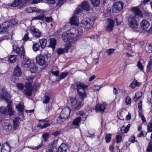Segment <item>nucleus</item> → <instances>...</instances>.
<instances>
[{
  "mask_svg": "<svg viewBox=\"0 0 152 152\" xmlns=\"http://www.w3.org/2000/svg\"><path fill=\"white\" fill-rule=\"evenodd\" d=\"M12 53L15 52L17 55L23 59L22 63L24 67L28 68L30 66L31 61L28 58H24L25 53L24 46L22 45L19 48L17 45H12Z\"/></svg>",
  "mask_w": 152,
  "mask_h": 152,
  "instance_id": "nucleus-1",
  "label": "nucleus"
},
{
  "mask_svg": "<svg viewBox=\"0 0 152 152\" xmlns=\"http://www.w3.org/2000/svg\"><path fill=\"white\" fill-rule=\"evenodd\" d=\"M88 87L86 84L80 81L75 82L72 86V87L77 91L78 95L82 101L87 97L85 89Z\"/></svg>",
  "mask_w": 152,
  "mask_h": 152,
  "instance_id": "nucleus-2",
  "label": "nucleus"
},
{
  "mask_svg": "<svg viewBox=\"0 0 152 152\" xmlns=\"http://www.w3.org/2000/svg\"><path fill=\"white\" fill-rule=\"evenodd\" d=\"M83 31L80 29H76L75 28H73L67 32L64 33L62 35V38L64 42H71L72 41L73 36L75 34H76L77 36H79L81 35Z\"/></svg>",
  "mask_w": 152,
  "mask_h": 152,
  "instance_id": "nucleus-3",
  "label": "nucleus"
},
{
  "mask_svg": "<svg viewBox=\"0 0 152 152\" xmlns=\"http://www.w3.org/2000/svg\"><path fill=\"white\" fill-rule=\"evenodd\" d=\"M70 109L68 107H65L62 110L59 117L57 118V121L58 123L61 124L64 122L69 116Z\"/></svg>",
  "mask_w": 152,
  "mask_h": 152,
  "instance_id": "nucleus-4",
  "label": "nucleus"
},
{
  "mask_svg": "<svg viewBox=\"0 0 152 152\" xmlns=\"http://www.w3.org/2000/svg\"><path fill=\"white\" fill-rule=\"evenodd\" d=\"M34 77L31 75L28 77L26 78V80H28V83L27 82L25 87L26 89H24L25 94L28 96H31L32 94V88L31 87V83L33 82V80L34 79Z\"/></svg>",
  "mask_w": 152,
  "mask_h": 152,
  "instance_id": "nucleus-5",
  "label": "nucleus"
},
{
  "mask_svg": "<svg viewBox=\"0 0 152 152\" xmlns=\"http://www.w3.org/2000/svg\"><path fill=\"white\" fill-rule=\"evenodd\" d=\"M67 146L64 144H61L57 149L55 147L49 145L46 149V152H66Z\"/></svg>",
  "mask_w": 152,
  "mask_h": 152,
  "instance_id": "nucleus-6",
  "label": "nucleus"
},
{
  "mask_svg": "<svg viewBox=\"0 0 152 152\" xmlns=\"http://www.w3.org/2000/svg\"><path fill=\"white\" fill-rule=\"evenodd\" d=\"M81 26L84 28L88 29L92 26L91 19L89 17L84 18L81 23Z\"/></svg>",
  "mask_w": 152,
  "mask_h": 152,
  "instance_id": "nucleus-7",
  "label": "nucleus"
},
{
  "mask_svg": "<svg viewBox=\"0 0 152 152\" xmlns=\"http://www.w3.org/2000/svg\"><path fill=\"white\" fill-rule=\"evenodd\" d=\"M135 16L130 15L128 19V25L132 28H136L138 26V23L136 20Z\"/></svg>",
  "mask_w": 152,
  "mask_h": 152,
  "instance_id": "nucleus-8",
  "label": "nucleus"
},
{
  "mask_svg": "<svg viewBox=\"0 0 152 152\" xmlns=\"http://www.w3.org/2000/svg\"><path fill=\"white\" fill-rule=\"evenodd\" d=\"M2 93L0 95L1 98L5 100L7 103L11 102L10 100L11 96L9 93L4 88L2 89Z\"/></svg>",
  "mask_w": 152,
  "mask_h": 152,
  "instance_id": "nucleus-9",
  "label": "nucleus"
},
{
  "mask_svg": "<svg viewBox=\"0 0 152 152\" xmlns=\"http://www.w3.org/2000/svg\"><path fill=\"white\" fill-rule=\"evenodd\" d=\"M107 106V104L106 102H104L102 104H99L96 105L95 107V109L97 112H99L103 114Z\"/></svg>",
  "mask_w": 152,
  "mask_h": 152,
  "instance_id": "nucleus-10",
  "label": "nucleus"
},
{
  "mask_svg": "<svg viewBox=\"0 0 152 152\" xmlns=\"http://www.w3.org/2000/svg\"><path fill=\"white\" fill-rule=\"evenodd\" d=\"M30 31L33 36L36 38H39L42 34L41 32L39 29L34 27H31L30 28Z\"/></svg>",
  "mask_w": 152,
  "mask_h": 152,
  "instance_id": "nucleus-11",
  "label": "nucleus"
},
{
  "mask_svg": "<svg viewBox=\"0 0 152 152\" xmlns=\"http://www.w3.org/2000/svg\"><path fill=\"white\" fill-rule=\"evenodd\" d=\"M37 63L40 65L46 64V61L45 56L42 54H40L36 57Z\"/></svg>",
  "mask_w": 152,
  "mask_h": 152,
  "instance_id": "nucleus-12",
  "label": "nucleus"
},
{
  "mask_svg": "<svg viewBox=\"0 0 152 152\" xmlns=\"http://www.w3.org/2000/svg\"><path fill=\"white\" fill-rule=\"evenodd\" d=\"M123 8V3L121 2H117L113 4V11L114 12H116L117 11H121Z\"/></svg>",
  "mask_w": 152,
  "mask_h": 152,
  "instance_id": "nucleus-13",
  "label": "nucleus"
},
{
  "mask_svg": "<svg viewBox=\"0 0 152 152\" xmlns=\"http://www.w3.org/2000/svg\"><path fill=\"white\" fill-rule=\"evenodd\" d=\"M132 11L133 12L134 15L132 16H135L140 17H142L143 15L142 12L140 9L137 7H133L131 8Z\"/></svg>",
  "mask_w": 152,
  "mask_h": 152,
  "instance_id": "nucleus-14",
  "label": "nucleus"
},
{
  "mask_svg": "<svg viewBox=\"0 0 152 152\" xmlns=\"http://www.w3.org/2000/svg\"><path fill=\"white\" fill-rule=\"evenodd\" d=\"M141 28L145 31L148 32L150 31L151 27H150V23L146 20H143L140 23Z\"/></svg>",
  "mask_w": 152,
  "mask_h": 152,
  "instance_id": "nucleus-15",
  "label": "nucleus"
},
{
  "mask_svg": "<svg viewBox=\"0 0 152 152\" xmlns=\"http://www.w3.org/2000/svg\"><path fill=\"white\" fill-rule=\"evenodd\" d=\"M108 23L106 28V30L108 32L111 31L114 27L115 21L113 20L108 19L107 20Z\"/></svg>",
  "mask_w": 152,
  "mask_h": 152,
  "instance_id": "nucleus-16",
  "label": "nucleus"
},
{
  "mask_svg": "<svg viewBox=\"0 0 152 152\" xmlns=\"http://www.w3.org/2000/svg\"><path fill=\"white\" fill-rule=\"evenodd\" d=\"M13 72L14 76L12 77L13 78L15 77V76L17 77H20L22 74L21 70L18 65H17L15 68Z\"/></svg>",
  "mask_w": 152,
  "mask_h": 152,
  "instance_id": "nucleus-17",
  "label": "nucleus"
},
{
  "mask_svg": "<svg viewBox=\"0 0 152 152\" xmlns=\"http://www.w3.org/2000/svg\"><path fill=\"white\" fill-rule=\"evenodd\" d=\"M43 121L44 124L43 125H41L40 124H39L37 126L38 127H39L40 129H43L44 128H46L47 127L49 126L50 124H51L52 123V122L50 123V122H49L48 121L47 122L46 121H45L44 120H39V121L40 122L41 121Z\"/></svg>",
  "mask_w": 152,
  "mask_h": 152,
  "instance_id": "nucleus-18",
  "label": "nucleus"
},
{
  "mask_svg": "<svg viewBox=\"0 0 152 152\" xmlns=\"http://www.w3.org/2000/svg\"><path fill=\"white\" fill-rule=\"evenodd\" d=\"M10 147L8 142H5L2 145L1 152H10Z\"/></svg>",
  "mask_w": 152,
  "mask_h": 152,
  "instance_id": "nucleus-19",
  "label": "nucleus"
},
{
  "mask_svg": "<svg viewBox=\"0 0 152 152\" xmlns=\"http://www.w3.org/2000/svg\"><path fill=\"white\" fill-rule=\"evenodd\" d=\"M82 120V118L80 117H78L73 120L72 124L73 126L77 127L80 126V123Z\"/></svg>",
  "mask_w": 152,
  "mask_h": 152,
  "instance_id": "nucleus-20",
  "label": "nucleus"
},
{
  "mask_svg": "<svg viewBox=\"0 0 152 152\" xmlns=\"http://www.w3.org/2000/svg\"><path fill=\"white\" fill-rule=\"evenodd\" d=\"M19 120V117H15L13 120V128L15 130L17 129L19 127V124H20Z\"/></svg>",
  "mask_w": 152,
  "mask_h": 152,
  "instance_id": "nucleus-21",
  "label": "nucleus"
},
{
  "mask_svg": "<svg viewBox=\"0 0 152 152\" xmlns=\"http://www.w3.org/2000/svg\"><path fill=\"white\" fill-rule=\"evenodd\" d=\"M70 23L72 25H77L79 23L78 17L76 16H73L70 20Z\"/></svg>",
  "mask_w": 152,
  "mask_h": 152,
  "instance_id": "nucleus-22",
  "label": "nucleus"
},
{
  "mask_svg": "<svg viewBox=\"0 0 152 152\" xmlns=\"http://www.w3.org/2000/svg\"><path fill=\"white\" fill-rule=\"evenodd\" d=\"M11 102L7 103L8 104L7 106V113L10 116H12L13 115L15 112L13 110L12 108Z\"/></svg>",
  "mask_w": 152,
  "mask_h": 152,
  "instance_id": "nucleus-23",
  "label": "nucleus"
},
{
  "mask_svg": "<svg viewBox=\"0 0 152 152\" xmlns=\"http://www.w3.org/2000/svg\"><path fill=\"white\" fill-rule=\"evenodd\" d=\"M49 41H50V44L48 45V47L52 48L54 50L55 48L56 41L54 38H50L49 39Z\"/></svg>",
  "mask_w": 152,
  "mask_h": 152,
  "instance_id": "nucleus-24",
  "label": "nucleus"
},
{
  "mask_svg": "<svg viewBox=\"0 0 152 152\" xmlns=\"http://www.w3.org/2000/svg\"><path fill=\"white\" fill-rule=\"evenodd\" d=\"M26 11L28 13H32L33 12H40L41 11V10H39L36 7H28L26 9Z\"/></svg>",
  "mask_w": 152,
  "mask_h": 152,
  "instance_id": "nucleus-25",
  "label": "nucleus"
},
{
  "mask_svg": "<svg viewBox=\"0 0 152 152\" xmlns=\"http://www.w3.org/2000/svg\"><path fill=\"white\" fill-rule=\"evenodd\" d=\"M38 12L39 13H41L40 15H38L36 17L33 18L32 20H43L44 19V12L41 10L40 12Z\"/></svg>",
  "mask_w": 152,
  "mask_h": 152,
  "instance_id": "nucleus-26",
  "label": "nucleus"
},
{
  "mask_svg": "<svg viewBox=\"0 0 152 152\" xmlns=\"http://www.w3.org/2000/svg\"><path fill=\"white\" fill-rule=\"evenodd\" d=\"M81 8L86 11L89 10L90 9V7L89 4L87 1L83 2L81 5Z\"/></svg>",
  "mask_w": 152,
  "mask_h": 152,
  "instance_id": "nucleus-27",
  "label": "nucleus"
},
{
  "mask_svg": "<svg viewBox=\"0 0 152 152\" xmlns=\"http://www.w3.org/2000/svg\"><path fill=\"white\" fill-rule=\"evenodd\" d=\"M69 48H59L57 50V53L58 55H59L64 52H67Z\"/></svg>",
  "mask_w": 152,
  "mask_h": 152,
  "instance_id": "nucleus-28",
  "label": "nucleus"
},
{
  "mask_svg": "<svg viewBox=\"0 0 152 152\" xmlns=\"http://www.w3.org/2000/svg\"><path fill=\"white\" fill-rule=\"evenodd\" d=\"M2 25L3 27V28H2V30L4 29L5 30V31L7 32L8 33L7 28L8 27L11 26L10 23L9 21H6V22H4L3 23Z\"/></svg>",
  "mask_w": 152,
  "mask_h": 152,
  "instance_id": "nucleus-29",
  "label": "nucleus"
},
{
  "mask_svg": "<svg viewBox=\"0 0 152 152\" xmlns=\"http://www.w3.org/2000/svg\"><path fill=\"white\" fill-rule=\"evenodd\" d=\"M141 83H139L137 80L134 79L133 81L130 84V86L132 88H134L136 86H140Z\"/></svg>",
  "mask_w": 152,
  "mask_h": 152,
  "instance_id": "nucleus-30",
  "label": "nucleus"
},
{
  "mask_svg": "<svg viewBox=\"0 0 152 152\" xmlns=\"http://www.w3.org/2000/svg\"><path fill=\"white\" fill-rule=\"evenodd\" d=\"M40 46L42 48H44L47 45V40L45 39H42L39 40Z\"/></svg>",
  "mask_w": 152,
  "mask_h": 152,
  "instance_id": "nucleus-31",
  "label": "nucleus"
},
{
  "mask_svg": "<svg viewBox=\"0 0 152 152\" xmlns=\"http://www.w3.org/2000/svg\"><path fill=\"white\" fill-rule=\"evenodd\" d=\"M16 55H11L9 57L8 61L11 63L15 62L16 61Z\"/></svg>",
  "mask_w": 152,
  "mask_h": 152,
  "instance_id": "nucleus-32",
  "label": "nucleus"
},
{
  "mask_svg": "<svg viewBox=\"0 0 152 152\" xmlns=\"http://www.w3.org/2000/svg\"><path fill=\"white\" fill-rule=\"evenodd\" d=\"M22 2V0H15L11 4V6L12 7L17 6L21 4Z\"/></svg>",
  "mask_w": 152,
  "mask_h": 152,
  "instance_id": "nucleus-33",
  "label": "nucleus"
},
{
  "mask_svg": "<svg viewBox=\"0 0 152 152\" xmlns=\"http://www.w3.org/2000/svg\"><path fill=\"white\" fill-rule=\"evenodd\" d=\"M69 73L68 72L66 71L61 72L59 76V79L61 80L64 79L68 75Z\"/></svg>",
  "mask_w": 152,
  "mask_h": 152,
  "instance_id": "nucleus-34",
  "label": "nucleus"
},
{
  "mask_svg": "<svg viewBox=\"0 0 152 152\" xmlns=\"http://www.w3.org/2000/svg\"><path fill=\"white\" fill-rule=\"evenodd\" d=\"M30 70L31 72L34 73L36 72L37 68L36 66L34 64H33L30 66Z\"/></svg>",
  "mask_w": 152,
  "mask_h": 152,
  "instance_id": "nucleus-35",
  "label": "nucleus"
},
{
  "mask_svg": "<svg viewBox=\"0 0 152 152\" xmlns=\"http://www.w3.org/2000/svg\"><path fill=\"white\" fill-rule=\"evenodd\" d=\"M40 45L38 43L33 44L32 46V49L34 51H37L39 50Z\"/></svg>",
  "mask_w": 152,
  "mask_h": 152,
  "instance_id": "nucleus-36",
  "label": "nucleus"
},
{
  "mask_svg": "<svg viewBox=\"0 0 152 152\" xmlns=\"http://www.w3.org/2000/svg\"><path fill=\"white\" fill-rule=\"evenodd\" d=\"M23 105L20 103L18 105H16V107L21 113H22L23 112Z\"/></svg>",
  "mask_w": 152,
  "mask_h": 152,
  "instance_id": "nucleus-37",
  "label": "nucleus"
},
{
  "mask_svg": "<svg viewBox=\"0 0 152 152\" xmlns=\"http://www.w3.org/2000/svg\"><path fill=\"white\" fill-rule=\"evenodd\" d=\"M142 92H140L136 94L134 97V100L135 101H137L142 96Z\"/></svg>",
  "mask_w": 152,
  "mask_h": 152,
  "instance_id": "nucleus-38",
  "label": "nucleus"
},
{
  "mask_svg": "<svg viewBox=\"0 0 152 152\" xmlns=\"http://www.w3.org/2000/svg\"><path fill=\"white\" fill-rule=\"evenodd\" d=\"M29 33H26L24 35V37L23 38V41H26L28 40L31 41L32 40V38H31L29 37L28 34Z\"/></svg>",
  "mask_w": 152,
  "mask_h": 152,
  "instance_id": "nucleus-39",
  "label": "nucleus"
},
{
  "mask_svg": "<svg viewBox=\"0 0 152 152\" xmlns=\"http://www.w3.org/2000/svg\"><path fill=\"white\" fill-rule=\"evenodd\" d=\"M50 136V134L48 132H45L42 134V137L44 140L46 141L47 140Z\"/></svg>",
  "mask_w": 152,
  "mask_h": 152,
  "instance_id": "nucleus-40",
  "label": "nucleus"
},
{
  "mask_svg": "<svg viewBox=\"0 0 152 152\" xmlns=\"http://www.w3.org/2000/svg\"><path fill=\"white\" fill-rule=\"evenodd\" d=\"M70 101L72 106H73V107H74V106H75L77 103V100L76 98L74 97L71 98L70 99Z\"/></svg>",
  "mask_w": 152,
  "mask_h": 152,
  "instance_id": "nucleus-41",
  "label": "nucleus"
},
{
  "mask_svg": "<svg viewBox=\"0 0 152 152\" xmlns=\"http://www.w3.org/2000/svg\"><path fill=\"white\" fill-rule=\"evenodd\" d=\"M0 112L2 113L4 115L7 114V109L6 108L3 107H0Z\"/></svg>",
  "mask_w": 152,
  "mask_h": 152,
  "instance_id": "nucleus-42",
  "label": "nucleus"
},
{
  "mask_svg": "<svg viewBox=\"0 0 152 152\" xmlns=\"http://www.w3.org/2000/svg\"><path fill=\"white\" fill-rule=\"evenodd\" d=\"M152 66V58L149 61L147 66L146 71L147 72H150Z\"/></svg>",
  "mask_w": 152,
  "mask_h": 152,
  "instance_id": "nucleus-43",
  "label": "nucleus"
},
{
  "mask_svg": "<svg viewBox=\"0 0 152 152\" xmlns=\"http://www.w3.org/2000/svg\"><path fill=\"white\" fill-rule=\"evenodd\" d=\"M43 55L45 56L47 59L50 58L51 57V54L49 53L46 50H43Z\"/></svg>",
  "mask_w": 152,
  "mask_h": 152,
  "instance_id": "nucleus-44",
  "label": "nucleus"
},
{
  "mask_svg": "<svg viewBox=\"0 0 152 152\" xmlns=\"http://www.w3.org/2000/svg\"><path fill=\"white\" fill-rule=\"evenodd\" d=\"M152 152V141H150L149 142L148 146L147 149V152Z\"/></svg>",
  "mask_w": 152,
  "mask_h": 152,
  "instance_id": "nucleus-45",
  "label": "nucleus"
},
{
  "mask_svg": "<svg viewBox=\"0 0 152 152\" xmlns=\"http://www.w3.org/2000/svg\"><path fill=\"white\" fill-rule=\"evenodd\" d=\"M50 99V97L48 96H44L43 100V103L47 104L49 102Z\"/></svg>",
  "mask_w": 152,
  "mask_h": 152,
  "instance_id": "nucleus-46",
  "label": "nucleus"
},
{
  "mask_svg": "<svg viewBox=\"0 0 152 152\" xmlns=\"http://www.w3.org/2000/svg\"><path fill=\"white\" fill-rule=\"evenodd\" d=\"M11 26H12L17 24L18 22L17 19H12L9 21Z\"/></svg>",
  "mask_w": 152,
  "mask_h": 152,
  "instance_id": "nucleus-47",
  "label": "nucleus"
},
{
  "mask_svg": "<svg viewBox=\"0 0 152 152\" xmlns=\"http://www.w3.org/2000/svg\"><path fill=\"white\" fill-rule=\"evenodd\" d=\"M105 138L106 142L107 143L109 142L111 139V134H106Z\"/></svg>",
  "mask_w": 152,
  "mask_h": 152,
  "instance_id": "nucleus-48",
  "label": "nucleus"
},
{
  "mask_svg": "<svg viewBox=\"0 0 152 152\" xmlns=\"http://www.w3.org/2000/svg\"><path fill=\"white\" fill-rule=\"evenodd\" d=\"M83 105L82 103L81 102H77V103L73 107L77 110H79Z\"/></svg>",
  "mask_w": 152,
  "mask_h": 152,
  "instance_id": "nucleus-49",
  "label": "nucleus"
},
{
  "mask_svg": "<svg viewBox=\"0 0 152 152\" xmlns=\"http://www.w3.org/2000/svg\"><path fill=\"white\" fill-rule=\"evenodd\" d=\"M115 50L113 49H110L107 50L106 51L107 54L108 56H110L114 52Z\"/></svg>",
  "mask_w": 152,
  "mask_h": 152,
  "instance_id": "nucleus-50",
  "label": "nucleus"
},
{
  "mask_svg": "<svg viewBox=\"0 0 152 152\" xmlns=\"http://www.w3.org/2000/svg\"><path fill=\"white\" fill-rule=\"evenodd\" d=\"M66 0H58L57 3V6L59 7L63 4L64 2Z\"/></svg>",
  "mask_w": 152,
  "mask_h": 152,
  "instance_id": "nucleus-51",
  "label": "nucleus"
},
{
  "mask_svg": "<svg viewBox=\"0 0 152 152\" xmlns=\"http://www.w3.org/2000/svg\"><path fill=\"white\" fill-rule=\"evenodd\" d=\"M147 129L148 132H152V123H150L147 126Z\"/></svg>",
  "mask_w": 152,
  "mask_h": 152,
  "instance_id": "nucleus-52",
  "label": "nucleus"
},
{
  "mask_svg": "<svg viewBox=\"0 0 152 152\" xmlns=\"http://www.w3.org/2000/svg\"><path fill=\"white\" fill-rule=\"evenodd\" d=\"M116 142L118 143L120 142L122 140V137L121 136L119 135H118L116 137Z\"/></svg>",
  "mask_w": 152,
  "mask_h": 152,
  "instance_id": "nucleus-53",
  "label": "nucleus"
},
{
  "mask_svg": "<svg viewBox=\"0 0 152 152\" xmlns=\"http://www.w3.org/2000/svg\"><path fill=\"white\" fill-rule=\"evenodd\" d=\"M16 86L18 88L21 90L23 89L24 88V89H26L23 84H16Z\"/></svg>",
  "mask_w": 152,
  "mask_h": 152,
  "instance_id": "nucleus-54",
  "label": "nucleus"
},
{
  "mask_svg": "<svg viewBox=\"0 0 152 152\" xmlns=\"http://www.w3.org/2000/svg\"><path fill=\"white\" fill-rule=\"evenodd\" d=\"M125 102L126 104L128 105L131 104V99L129 96H127Z\"/></svg>",
  "mask_w": 152,
  "mask_h": 152,
  "instance_id": "nucleus-55",
  "label": "nucleus"
},
{
  "mask_svg": "<svg viewBox=\"0 0 152 152\" xmlns=\"http://www.w3.org/2000/svg\"><path fill=\"white\" fill-rule=\"evenodd\" d=\"M51 73L53 75L57 77H58L59 75V72L58 70L56 71H52Z\"/></svg>",
  "mask_w": 152,
  "mask_h": 152,
  "instance_id": "nucleus-56",
  "label": "nucleus"
},
{
  "mask_svg": "<svg viewBox=\"0 0 152 152\" xmlns=\"http://www.w3.org/2000/svg\"><path fill=\"white\" fill-rule=\"evenodd\" d=\"M44 18L45 19L46 21L49 22H50L52 21L53 19L51 17H44Z\"/></svg>",
  "mask_w": 152,
  "mask_h": 152,
  "instance_id": "nucleus-57",
  "label": "nucleus"
},
{
  "mask_svg": "<svg viewBox=\"0 0 152 152\" xmlns=\"http://www.w3.org/2000/svg\"><path fill=\"white\" fill-rule=\"evenodd\" d=\"M42 142H41L40 144L37 146H35L34 148H32L33 149L38 150L40 149L42 145Z\"/></svg>",
  "mask_w": 152,
  "mask_h": 152,
  "instance_id": "nucleus-58",
  "label": "nucleus"
},
{
  "mask_svg": "<svg viewBox=\"0 0 152 152\" xmlns=\"http://www.w3.org/2000/svg\"><path fill=\"white\" fill-rule=\"evenodd\" d=\"M137 66L138 68L141 70H142L143 69V66L142 65V64L140 63V61H138L137 64Z\"/></svg>",
  "mask_w": 152,
  "mask_h": 152,
  "instance_id": "nucleus-59",
  "label": "nucleus"
},
{
  "mask_svg": "<svg viewBox=\"0 0 152 152\" xmlns=\"http://www.w3.org/2000/svg\"><path fill=\"white\" fill-rule=\"evenodd\" d=\"M135 137H134V136H132L129 138V140L130 142L132 143H134V142H136V141L135 140Z\"/></svg>",
  "mask_w": 152,
  "mask_h": 152,
  "instance_id": "nucleus-60",
  "label": "nucleus"
},
{
  "mask_svg": "<svg viewBox=\"0 0 152 152\" xmlns=\"http://www.w3.org/2000/svg\"><path fill=\"white\" fill-rule=\"evenodd\" d=\"M150 0H143L142 1H141V5H145L147 3L149 2Z\"/></svg>",
  "mask_w": 152,
  "mask_h": 152,
  "instance_id": "nucleus-61",
  "label": "nucleus"
},
{
  "mask_svg": "<svg viewBox=\"0 0 152 152\" xmlns=\"http://www.w3.org/2000/svg\"><path fill=\"white\" fill-rule=\"evenodd\" d=\"M146 133H145L144 134L143 132L142 131L140 133V134L138 135V137H141L143 136H146Z\"/></svg>",
  "mask_w": 152,
  "mask_h": 152,
  "instance_id": "nucleus-62",
  "label": "nucleus"
},
{
  "mask_svg": "<svg viewBox=\"0 0 152 152\" xmlns=\"http://www.w3.org/2000/svg\"><path fill=\"white\" fill-rule=\"evenodd\" d=\"M60 133V132L59 131H56L54 133H53V135L54 136H58Z\"/></svg>",
  "mask_w": 152,
  "mask_h": 152,
  "instance_id": "nucleus-63",
  "label": "nucleus"
},
{
  "mask_svg": "<svg viewBox=\"0 0 152 152\" xmlns=\"http://www.w3.org/2000/svg\"><path fill=\"white\" fill-rule=\"evenodd\" d=\"M142 101L141 100L138 103V108L140 109H141L142 108Z\"/></svg>",
  "mask_w": 152,
  "mask_h": 152,
  "instance_id": "nucleus-64",
  "label": "nucleus"
}]
</instances>
